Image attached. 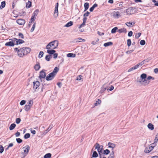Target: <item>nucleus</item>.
<instances>
[{
    "label": "nucleus",
    "instance_id": "f257e3e1",
    "mask_svg": "<svg viewBox=\"0 0 158 158\" xmlns=\"http://www.w3.org/2000/svg\"><path fill=\"white\" fill-rule=\"evenodd\" d=\"M31 51V49L29 48L23 47L18 50V55L19 57H22L29 53Z\"/></svg>",
    "mask_w": 158,
    "mask_h": 158
},
{
    "label": "nucleus",
    "instance_id": "f03ea898",
    "mask_svg": "<svg viewBox=\"0 0 158 158\" xmlns=\"http://www.w3.org/2000/svg\"><path fill=\"white\" fill-rule=\"evenodd\" d=\"M146 78L147 75L145 73H143L141 75L140 77L137 78V81L140 83L143 82L145 85H148L150 81H148Z\"/></svg>",
    "mask_w": 158,
    "mask_h": 158
},
{
    "label": "nucleus",
    "instance_id": "7ed1b4c3",
    "mask_svg": "<svg viewBox=\"0 0 158 158\" xmlns=\"http://www.w3.org/2000/svg\"><path fill=\"white\" fill-rule=\"evenodd\" d=\"M59 42L58 40H55L50 42L46 47L47 49H54L58 46Z\"/></svg>",
    "mask_w": 158,
    "mask_h": 158
},
{
    "label": "nucleus",
    "instance_id": "20e7f679",
    "mask_svg": "<svg viewBox=\"0 0 158 158\" xmlns=\"http://www.w3.org/2000/svg\"><path fill=\"white\" fill-rule=\"evenodd\" d=\"M24 149L23 152H22V154L23 156V157L25 156L28 153L29 150L30 149V147L29 145H27L25 147L23 148Z\"/></svg>",
    "mask_w": 158,
    "mask_h": 158
},
{
    "label": "nucleus",
    "instance_id": "39448f33",
    "mask_svg": "<svg viewBox=\"0 0 158 158\" xmlns=\"http://www.w3.org/2000/svg\"><path fill=\"white\" fill-rule=\"evenodd\" d=\"M15 38H13L9 40V41L5 44V45L7 46H13L15 44Z\"/></svg>",
    "mask_w": 158,
    "mask_h": 158
},
{
    "label": "nucleus",
    "instance_id": "423d86ee",
    "mask_svg": "<svg viewBox=\"0 0 158 158\" xmlns=\"http://www.w3.org/2000/svg\"><path fill=\"white\" fill-rule=\"evenodd\" d=\"M98 149V151L99 153L100 154L102 152V151L103 149V146L102 145H100L99 144L97 143L95 144V149Z\"/></svg>",
    "mask_w": 158,
    "mask_h": 158
},
{
    "label": "nucleus",
    "instance_id": "0eeeda50",
    "mask_svg": "<svg viewBox=\"0 0 158 158\" xmlns=\"http://www.w3.org/2000/svg\"><path fill=\"white\" fill-rule=\"evenodd\" d=\"M135 8L132 7H131L128 8L126 10V12L127 14L132 15L135 12Z\"/></svg>",
    "mask_w": 158,
    "mask_h": 158
},
{
    "label": "nucleus",
    "instance_id": "6e6552de",
    "mask_svg": "<svg viewBox=\"0 0 158 158\" xmlns=\"http://www.w3.org/2000/svg\"><path fill=\"white\" fill-rule=\"evenodd\" d=\"M31 101L30 100L28 101L27 104H26L24 107L25 110L26 111H28L31 108L33 103H31Z\"/></svg>",
    "mask_w": 158,
    "mask_h": 158
},
{
    "label": "nucleus",
    "instance_id": "1a4fd4ad",
    "mask_svg": "<svg viewBox=\"0 0 158 158\" xmlns=\"http://www.w3.org/2000/svg\"><path fill=\"white\" fill-rule=\"evenodd\" d=\"M33 89L36 91L37 89L38 88L39 86L40 83L39 81H34L33 82Z\"/></svg>",
    "mask_w": 158,
    "mask_h": 158
},
{
    "label": "nucleus",
    "instance_id": "9d476101",
    "mask_svg": "<svg viewBox=\"0 0 158 158\" xmlns=\"http://www.w3.org/2000/svg\"><path fill=\"white\" fill-rule=\"evenodd\" d=\"M46 77V73H45L42 70L40 72V75L39 76V78L40 79L41 81H42V79H44Z\"/></svg>",
    "mask_w": 158,
    "mask_h": 158
},
{
    "label": "nucleus",
    "instance_id": "9b49d317",
    "mask_svg": "<svg viewBox=\"0 0 158 158\" xmlns=\"http://www.w3.org/2000/svg\"><path fill=\"white\" fill-rule=\"evenodd\" d=\"M55 75L52 73H49L46 77V79L48 81L52 80L55 77Z\"/></svg>",
    "mask_w": 158,
    "mask_h": 158
},
{
    "label": "nucleus",
    "instance_id": "f8f14e48",
    "mask_svg": "<svg viewBox=\"0 0 158 158\" xmlns=\"http://www.w3.org/2000/svg\"><path fill=\"white\" fill-rule=\"evenodd\" d=\"M58 3L57 2L56 4V6L55 8L54 16L55 17H56L58 15Z\"/></svg>",
    "mask_w": 158,
    "mask_h": 158
},
{
    "label": "nucleus",
    "instance_id": "ddd939ff",
    "mask_svg": "<svg viewBox=\"0 0 158 158\" xmlns=\"http://www.w3.org/2000/svg\"><path fill=\"white\" fill-rule=\"evenodd\" d=\"M154 148V147L149 145L145 149L144 152L145 153H149L153 150Z\"/></svg>",
    "mask_w": 158,
    "mask_h": 158
},
{
    "label": "nucleus",
    "instance_id": "4468645a",
    "mask_svg": "<svg viewBox=\"0 0 158 158\" xmlns=\"http://www.w3.org/2000/svg\"><path fill=\"white\" fill-rule=\"evenodd\" d=\"M113 16L114 18L118 19L121 16L120 13L118 11H114L113 13Z\"/></svg>",
    "mask_w": 158,
    "mask_h": 158
},
{
    "label": "nucleus",
    "instance_id": "2eb2a0df",
    "mask_svg": "<svg viewBox=\"0 0 158 158\" xmlns=\"http://www.w3.org/2000/svg\"><path fill=\"white\" fill-rule=\"evenodd\" d=\"M16 22L20 25H23L25 23V21L22 19H18L17 20Z\"/></svg>",
    "mask_w": 158,
    "mask_h": 158
},
{
    "label": "nucleus",
    "instance_id": "dca6fc26",
    "mask_svg": "<svg viewBox=\"0 0 158 158\" xmlns=\"http://www.w3.org/2000/svg\"><path fill=\"white\" fill-rule=\"evenodd\" d=\"M15 42H16V44L18 45L21 44H23L24 43V41L23 40L20 39H17L15 38Z\"/></svg>",
    "mask_w": 158,
    "mask_h": 158
},
{
    "label": "nucleus",
    "instance_id": "f3484780",
    "mask_svg": "<svg viewBox=\"0 0 158 158\" xmlns=\"http://www.w3.org/2000/svg\"><path fill=\"white\" fill-rule=\"evenodd\" d=\"M87 19V18L85 17H84L83 19V23L81 24L79 27V28L80 29L81 27H84L85 25V23L86 22V21Z\"/></svg>",
    "mask_w": 158,
    "mask_h": 158
},
{
    "label": "nucleus",
    "instance_id": "a211bd4d",
    "mask_svg": "<svg viewBox=\"0 0 158 158\" xmlns=\"http://www.w3.org/2000/svg\"><path fill=\"white\" fill-rule=\"evenodd\" d=\"M108 148H111L112 150H113L114 148L115 147V144L110 143L109 142L108 143Z\"/></svg>",
    "mask_w": 158,
    "mask_h": 158
},
{
    "label": "nucleus",
    "instance_id": "6ab92c4d",
    "mask_svg": "<svg viewBox=\"0 0 158 158\" xmlns=\"http://www.w3.org/2000/svg\"><path fill=\"white\" fill-rule=\"evenodd\" d=\"M74 41L76 42H84L85 41V40L84 39H82L81 38L79 37L78 38L75 39Z\"/></svg>",
    "mask_w": 158,
    "mask_h": 158
},
{
    "label": "nucleus",
    "instance_id": "aec40b11",
    "mask_svg": "<svg viewBox=\"0 0 158 158\" xmlns=\"http://www.w3.org/2000/svg\"><path fill=\"white\" fill-rule=\"evenodd\" d=\"M147 127L149 129L151 130H153L154 129V125L151 123H148Z\"/></svg>",
    "mask_w": 158,
    "mask_h": 158
},
{
    "label": "nucleus",
    "instance_id": "412c9836",
    "mask_svg": "<svg viewBox=\"0 0 158 158\" xmlns=\"http://www.w3.org/2000/svg\"><path fill=\"white\" fill-rule=\"evenodd\" d=\"M135 22H127L126 23V25H127V26L129 27H131L134 25L135 24Z\"/></svg>",
    "mask_w": 158,
    "mask_h": 158
},
{
    "label": "nucleus",
    "instance_id": "4be33fe9",
    "mask_svg": "<svg viewBox=\"0 0 158 158\" xmlns=\"http://www.w3.org/2000/svg\"><path fill=\"white\" fill-rule=\"evenodd\" d=\"M89 4L88 2H85L84 4V7L85 8L84 11H86L89 8Z\"/></svg>",
    "mask_w": 158,
    "mask_h": 158
},
{
    "label": "nucleus",
    "instance_id": "5701e85b",
    "mask_svg": "<svg viewBox=\"0 0 158 158\" xmlns=\"http://www.w3.org/2000/svg\"><path fill=\"white\" fill-rule=\"evenodd\" d=\"M59 70V68H58L57 67H56L55 68L53 72L52 73H53V74H55V75H56L57 72Z\"/></svg>",
    "mask_w": 158,
    "mask_h": 158
},
{
    "label": "nucleus",
    "instance_id": "b1692460",
    "mask_svg": "<svg viewBox=\"0 0 158 158\" xmlns=\"http://www.w3.org/2000/svg\"><path fill=\"white\" fill-rule=\"evenodd\" d=\"M118 31L119 33L122 32H124L126 33L127 32L126 29L125 28H122L121 29H119L118 30Z\"/></svg>",
    "mask_w": 158,
    "mask_h": 158
},
{
    "label": "nucleus",
    "instance_id": "393cba45",
    "mask_svg": "<svg viewBox=\"0 0 158 158\" xmlns=\"http://www.w3.org/2000/svg\"><path fill=\"white\" fill-rule=\"evenodd\" d=\"M56 51L54 49H52V50L48 49V50L47 51V52L49 54H53Z\"/></svg>",
    "mask_w": 158,
    "mask_h": 158
},
{
    "label": "nucleus",
    "instance_id": "a878e982",
    "mask_svg": "<svg viewBox=\"0 0 158 158\" xmlns=\"http://www.w3.org/2000/svg\"><path fill=\"white\" fill-rule=\"evenodd\" d=\"M113 44V43L111 42H109L107 43H105L104 44V46L106 47L112 45Z\"/></svg>",
    "mask_w": 158,
    "mask_h": 158
},
{
    "label": "nucleus",
    "instance_id": "bb28decb",
    "mask_svg": "<svg viewBox=\"0 0 158 158\" xmlns=\"http://www.w3.org/2000/svg\"><path fill=\"white\" fill-rule=\"evenodd\" d=\"M16 127V124L15 123H12L11 124L9 127V129L10 130H13Z\"/></svg>",
    "mask_w": 158,
    "mask_h": 158
},
{
    "label": "nucleus",
    "instance_id": "cd10ccee",
    "mask_svg": "<svg viewBox=\"0 0 158 158\" xmlns=\"http://www.w3.org/2000/svg\"><path fill=\"white\" fill-rule=\"evenodd\" d=\"M73 25V22L72 21H70L67 23L64 26V27H69L71 26H72Z\"/></svg>",
    "mask_w": 158,
    "mask_h": 158
},
{
    "label": "nucleus",
    "instance_id": "c85d7f7f",
    "mask_svg": "<svg viewBox=\"0 0 158 158\" xmlns=\"http://www.w3.org/2000/svg\"><path fill=\"white\" fill-rule=\"evenodd\" d=\"M108 158H114V152L112 151V152H111L110 155L108 157Z\"/></svg>",
    "mask_w": 158,
    "mask_h": 158
},
{
    "label": "nucleus",
    "instance_id": "c756f323",
    "mask_svg": "<svg viewBox=\"0 0 158 158\" xmlns=\"http://www.w3.org/2000/svg\"><path fill=\"white\" fill-rule=\"evenodd\" d=\"M75 56L76 55L75 54H74L72 53H69L67 55V56L69 57H75Z\"/></svg>",
    "mask_w": 158,
    "mask_h": 158
},
{
    "label": "nucleus",
    "instance_id": "7c9ffc66",
    "mask_svg": "<svg viewBox=\"0 0 158 158\" xmlns=\"http://www.w3.org/2000/svg\"><path fill=\"white\" fill-rule=\"evenodd\" d=\"M31 2L30 1H28L27 3H26V7L27 8H30L31 7Z\"/></svg>",
    "mask_w": 158,
    "mask_h": 158
},
{
    "label": "nucleus",
    "instance_id": "2f4dec72",
    "mask_svg": "<svg viewBox=\"0 0 158 158\" xmlns=\"http://www.w3.org/2000/svg\"><path fill=\"white\" fill-rule=\"evenodd\" d=\"M6 5V3L5 1L2 2H1V5L0 6V8L1 9L4 8Z\"/></svg>",
    "mask_w": 158,
    "mask_h": 158
},
{
    "label": "nucleus",
    "instance_id": "473e14b6",
    "mask_svg": "<svg viewBox=\"0 0 158 158\" xmlns=\"http://www.w3.org/2000/svg\"><path fill=\"white\" fill-rule=\"evenodd\" d=\"M40 68V66L39 64H36L34 66V69L36 71L39 70Z\"/></svg>",
    "mask_w": 158,
    "mask_h": 158
},
{
    "label": "nucleus",
    "instance_id": "72a5a7b5",
    "mask_svg": "<svg viewBox=\"0 0 158 158\" xmlns=\"http://www.w3.org/2000/svg\"><path fill=\"white\" fill-rule=\"evenodd\" d=\"M51 154L50 153H48L45 154L44 156V158H49L51 156Z\"/></svg>",
    "mask_w": 158,
    "mask_h": 158
},
{
    "label": "nucleus",
    "instance_id": "f704fd0d",
    "mask_svg": "<svg viewBox=\"0 0 158 158\" xmlns=\"http://www.w3.org/2000/svg\"><path fill=\"white\" fill-rule=\"evenodd\" d=\"M35 25H36V23L35 22L33 24V25L32 26V27H31V29L30 32H32L34 31V30L35 28Z\"/></svg>",
    "mask_w": 158,
    "mask_h": 158
},
{
    "label": "nucleus",
    "instance_id": "c9c22d12",
    "mask_svg": "<svg viewBox=\"0 0 158 158\" xmlns=\"http://www.w3.org/2000/svg\"><path fill=\"white\" fill-rule=\"evenodd\" d=\"M52 58L51 56L50 55H48L46 56L45 59L47 61H49L50 59Z\"/></svg>",
    "mask_w": 158,
    "mask_h": 158
},
{
    "label": "nucleus",
    "instance_id": "e433bc0d",
    "mask_svg": "<svg viewBox=\"0 0 158 158\" xmlns=\"http://www.w3.org/2000/svg\"><path fill=\"white\" fill-rule=\"evenodd\" d=\"M118 27H115L113 29H112L111 31V32L112 33H114L116 32L117 30H118Z\"/></svg>",
    "mask_w": 158,
    "mask_h": 158
},
{
    "label": "nucleus",
    "instance_id": "4c0bfd02",
    "mask_svg": "<svg viewBox=\"0 0 158 158\" xmlns=\"http://www.w3.org/2000/svg\"><path fill=\"white\" fill-rule=\"evenodd\" d=\"M137 69L135 65L133 67H132L131 68H130L129 70H128V72H130L133 70H134L135 69Z\"/></svg>",
    "mask_w": 158,
    "mask_h": 158
},
{
    "label": "nucleus",
    "instance_id": "58836bf2",
    "mask_svg": "<svg viewBox=\"0 0 158 158\" xmlns=\"http://www.w3.org/2000/svg\"><path fill=\"white\" fill-rule=\"evenodd\" d=\"M98 155L96 151H94L92 155L93 157H97L98 156Z\"/></svg>",
    "mask_w": 158,
    "mask_h": 158
},
{
    "label": "nucleus",
    "instance_id": "ea45409f",
    "mask_svg": "<svg viewBox=\"0 0 158 158\" xmlns=\"http://www.w3.org/2000/svg\"><path fill=\"white\" fill-rule=\"evenodd\" d=\"M110 152V151L109 150L106 149L104 151L103 154L105 155H108Z\"/></svg>",
    "mask_w": 158,
    "mask_h": 158
},
{
    "label": "nucleus",
    "instance_id": "a19ab883",
    "mask_svg": "<svg viewBox=\"0 0 158 158\" xmlns=\"http://www.w3.org/2000/svg\"><path fill=\"white\" fill-rule=\"evenodd\" d=\"M44 55V52L42 51H40L38 55V57L40 58L43 57Z\"/></svg>",
    "mask_w": 158,
    "mask_h": 158
},
{
    "label": "nucleus",
    "instance_id": "79ce46f5",
    "mask_svg": "<svg viewBox=\"0 0 158 158\" xmlns=\"http://www.w3.org/2000/svg\"><path fill=\"white\" fill-rule=\"evenodd\" d=\"M52 128V126L50 125L47 129L45 131V133H47Z\"/></svg>",
    "mask_w": 158,
    "mask_h": 158
},
{
    "label": "nucleus",
    "instance_id": "37998d69",
    "mask_svg": "<svg viewBox=\"0 0 158 158\" xmlns=\"http://www.w3.org/2000/svg\"><path fill=\"white\" fill-rule=\"evenodd\" d=\"M39 12V10L38 9L36 10L33 13V15L32 16H34L35 17V16H36L38 14Z\"/></svg>",
    "mask_w": 158,
    "mask_h": 158
},
{
    "label": "nucleus",
    "instance_id": "c03bdc74",
    "mask_svg": "<svg viewBox=\"0 0 158 158\" xmlns=\"http://www.w3.org/2000/svg\"><path fill=\"white\" fill-rule=\"evenodd\" d=\"M30 135L29 133H26L24 135V138L25 139H27L30 137Z\"/></svg>",
    "mask_w": 158,
    "mask_h": 158
},
{
    "label": "nucleus",
    "instance_id": "a18cd8bd",
    "mask_svg": "<svg viewBox=\"0 0 158 158\" xmlns=\"http://www.w3.org/2000/svg\"><path fill=\"white\" fill-rule=\"evenodd\" d=\"M143 62H142V61L141 62L138 63V64L135 65V66H136V68L137 69L138 68L139 66H141L142 65H143Z\"/></svg>",
    "mask_w": 158,
    "mask_h": 158
},
{
    "label": "nucleus",
    "instance_id": "49530a36",
    "mask_svg": "<svg viewBox=\"0 0 158 158\" xmlns=\"http://www.w3.org/2000/svg\"><path fill=\"white\" fill-rule=\"evenodd\" d=\"M141 34V33L140 32L136 33L135 35V38L137 39H138L140 36Z\"/></svg>",
    "mask_w": 158,
    "mask_h": 158
},
{
    "label": "nucleus",
    "instance_id": "de8ad7c7",
    "mask_svg": "<svg viewBox=\"0 0 158 158\" xmlns=\"http://www.w3.org/2000/svg\"><path fill=\"white\" fill-rule=\"evenodd\" d=\"M4 150V148L2 145H0V153H2Z\"/></svg>",
    "mask_w": 158,
    "mask_h": 158
},
{
    "label": "nucleus",
    "instance_id": "09e8293b",
    "mask_svg": "<svg viewBox=\"0 0 158 158\" xmlns=\"http://www.w3.org/2000/svg\"><path fill=\"white\" fill-rule=\"evenodd\" d=\"M131 41L130 39H129L127 40V45L128 47L131 45Z\"/></svg>",
    "mask_w": 158,
    "mask_h": 158
},
{
    "label": "nucleus",
    "instance_id": "8fccbe9b",
    "mask_svg": "<svg viewBox=\"0 0 158 158\" xmlns=\"http://www.w3.org/2000/svg\"><path fill=\"white\" fill-rule=\"evenodd\" d=\"M101 103V101L99 99L98 100V101L96 102L94 104L95 106H97L98 105L100 104Z\"/></svg>",
    "mask_w": 158,
    "mask_h": 158
},
{
    "label": "nucleus",
    "instance_id": "3c124183",
    "mask_svg": "<svg viewBox=\"0 0 158 158\" xmlns=\"http://www.w3.org/2000/svg\"><path fill=\"white\" fill-rule=\"evenodd\" d=\"M140 44L141 45H143L145 44V41L144 40H141L140 42Z\"/></svg>",
    "mask_w": 158,
    "mask_h": 158
},
{
    "label": "nucleus",
    "instance_id": "603ef678",
    "mask_svg": "<svg viewBox=\"0 0 158 158\" xmlns=\"http://www.w3.org/2000/svg\"><path fill=\"white\" fill-rule=\"evenodd\" d=\"M150 60L151 59L150 58H148L142 61V62H143V64H144L145 63L148 62L149 60Z\"/></svg>",
    "mask_w": 158,
    "mask_h": 158
},
{
    "label": "nucleus",
    "instance_id": "864d4df0",
    "mask_svg": "<svg viewBox=\"0 0 158 158\" xmlns=\"http://www.w3.org/2000/svg\"><path fill=\"white\" fill-rule=\"evenodd\" d=\"M82 77V76H81V75H79L77 76L76 80H80L81 79V77Z\"/></svg>",
    "mask_w": 158,
    "mask_h": 158
},
{
    "label": "nucleus",
    "instance_id": "5fc2aeb1",
    "mask_svg": "<svg viewBox=\"0 0 158 158\" xmlns=\"http://www.w3.org/2000/svg\"><path fill=\"white\" fill-rule=\"evenodd\" d=\"M158 142V133L156 134V137L155 139V142L157 143Z\"/></svg>",
    "mask_w": 158,
    "mask_h": 158
},
{
    "label": "nucleus",
    "instance_id": "6e6d98bb",
    "mask_svg": "<svg viewBox=\"0 0 158 158\" xmlns=\"http://www.w3.org/2000/svg\"><path fill=\"white\" fill-rule=\"evenodd\" d=\"M16 141L18 143H20L22 142V140L20 138H17Z\"/></svg>",
    "mask_w": 158,
    "mask_h": 158
},
{
    "label": "nucleus",
    "instance_id": "4d7b16f0",
    "mask_svg": "<svg viewBox=\"0 0 158 158\" xmlns=\"http://www.w3.org/2000/svg\"><path fill=\"white\" fill-rule=\"evenodd\" d=\"M26 101L24 100H23L21 101V102L20 103V104L21 105H23L26 103Z\"/></svg>",
    "mask_w": 158,
    "mask_h": 158
},
{
    "label": "nucleus",
    "instance_id": "13d9d810",
    "mask_svg": "<svg viewBox=\"0 0 158 158\" xmlns=\"http://www.w3.org/2000/svg\"><path fill=\"white\" fill-rule=\"evenodd\" d=\"M19 37L22 39H23L24 38V36L23 34L21 33H19Z\"/></svg>",
    "mask_w": 158,
    "mask_h": 158
},
{
    "label": "nucleus",
    "instance_id": "bf43d9fd",
    "mask_svg": "<svg viewBox=\"0 0 158 158\" xmlns=\"http://www.w3.org/2000/svg\"><path fill=\"white\" fill-rule=\"evenodd\" d=\"M35 20V17H34V16H32L31 19L30 21V23H31L33 21H34Z\"/></svg>",
    "mask_w": 158,
    "mask_h": 158
},
{
    "label": "nucleus",
    "instance_id": "052dcab7",
    "mask_svg": "<svg viewBox=\"0 0 158 158\" xmlns=\"http://www.w3.org/2000/svg\"><path fill=\"white\" fill-rule=\"evenodd\" d=\"M146 79L148 80V81H150V80L151 79H152V80H154V78L152 77L149 76Z\"/></svg>",
    "mask_w": 158,
    "mask_h": 158
},
{
    "label": "nucleus",
    "instance_id": "680f3d73",
    "mask_svg": "<svg viewBox=\"0 0 158 158\" xmlns=\"http://www.w3.org/2000/svg\"><path fill=\"white\" fill-rule=\"evenodd\" d=\"M134 50H130L126 52V53L127 54H129L132 53L134 51Z\"/></svg>",
    "mask_w": 158,
    "mask_h": 158
},
{
    "label": "nucleus",
    "instance_id": "e2e57ef3",
    "mask_svg": "<svg viewBox=\"0 0 158 158\" xmlns=\"http://www.w3.org/2000/svg\"><path fill=\"white\" fill-rule=\"evenodd\" d=\"M21 121V119L20 118H17L16 119V123L17 124H19Z\"/></svg>",
    "mask_w": 158,
    "mask_h": 158
},
{
    "label": "nucleus",
    "instance_id": "0e129e2a",
    "mask_svg": "<svg viewBox=\"0 0 158 158\" xmlns=\"http://www.w3.org/2000/svg\"><path fill=\"white\" fill-rule=\"evenodd\" d=\"M89 12L88 11H87L86 13H85L84 15V17H87V16H88L89 14Z\"/></svg>",
    "mask_w": 158,
    "mask_h": 158
},
{
    "label": "nucleus",
    "instance_id": "69168bd1",
    "mask_svg": "<svg viewBox=\"0 0 158 158\" xmlns=\"http://www.w3.org/2000/svg\"><path fill=\"white\" fill-rule=\"evenodd\" d=\"M133 34V32L131 31H130L128 33V35L130 37Z\"/></svg>",
    "mask_w": 158,
    "mask_h": 158
},
{
    "label": "nucleus",
    "instance_id": "338daca9",
    "mask_svg": "<svg viewBox=\"0 0 158 158\" xmlns=\"http://www.w3.org/2000/svg\"><path fill=\"white\" fill-rule=\"evenodd\" d=\"M58 56V54L56 53H54L53 54V58L54 59H56L57 58Z\"/></svg>",
    "mask_w": 158,
    "mask_h": 158
},
{
    "label": "nucleus",
    "instance_id": "774afa93",
    "mask_svg": "<svg viewBox=\"0 0 158 158\" xmlns=\"http://www.w3.org/2000/svg\"><path fill=\"white\" fill-rule=\"evenodd\" d=\"M106 89V88H102L100 91V92L101 93H103L105 90Z\"/></svg>",
    "mask_w": 158,
    "mask_h": 158
}]
</instances>
